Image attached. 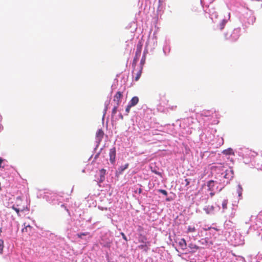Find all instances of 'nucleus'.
Returning <instances> with one entry per match:
<instances>
[{"label":"nucleus","instance_id":"obj_1","mask_svg":"<svg viewBox=\"0 0 262 262\" xmlns=\"http://www.w3.org/2000/svg\"><path fill=\"white\" fill-rule=\"evenodd\" d=\"M238 152L239 155L243 157L244 162L245 164H249L250 163L252 164L257 156V154L255 152L248 148L241 149Z\"/></svg>","mask_w":262,"mask_h":262},{"label":"nucleus","instance_id":"obj_2","mask_svg":"<svg viewBox=\"0 0 262 262\" xmlns=\"http://www.w3.org/2000/svg\"><path fill=\"white\" fill-rule=\"evenodd\" d=\"M25 202H24L18 196L16 199V201L15 204H13L12 206H10L9 207L12 208L13 210H14L18 215H19L20 211H25L26 210H28V209L26 205H25Z\"/></svg>","mask_w":262,"mask_h":262},{"label":"nucleus","instance_id":"obj_3","mask_svg":"<svg viewBox=\"0 0 262 262\" xmlns=\"http://www.w3.org/2000/svg\"><path fill=\"white\" fill-rule=\"evenodd\" d=\"M239 33L240 29H234L230 34H228V33H225V37L226 39H229L231 41H236L239 36Z\"/></svg>","mask_w":262,"mask_h":262},{"label":"nucleus","instance_id":"obj_4","mask_svg":"<svg viewBox=\"0 0 262 262\" xmlns=\"http://www.w3.org/2000/svg\"><path fill=\"white\" fill-rule=\"evenodd\" d=\"M157 45V37L156 33L154 32L153 36L149 37L146 43V46L150 48L151 50L154 49Z\"/></svg>","mask_w":262,"mask_h":262},{"label":"nucleus","instance_id":"obj_5","mask_svg":"<svg viewBox=\"0 0 262 262\" xmlns=\"http://www.w3.org/2000/svg\"><path fill=\"white\" fill-rule=\"evenodd\" d=\"M222 175L224 179H227L226 183H228L233 178V170L231 167H228L222 173Z\"/></svg>","mask_w":262,"mask_h":262},{"label":"nucleus","instance_id":"obj_6","mask_svg":"<svg viewBox=\"0 0 262 262\" xmlns=\"http://www.w3.org/2000/svg\"><path fill=\"white\" fill-rule=\"evenodd\" d=\"M252 165L257 169L262 170V156H257Z\"/></svg>","mask_w":262,"mask_h":262},{"label":"nucleus","instance_id":"obj_7","mask_svg":"<svg viewBox=\"0 0 262 262\" xmlns=\"http://www.w3.org/2000/svg\"><path fill=\"white\" fill-rule=\"evenodd\" d=\"M234 235H235V236H239V235L237 234L235 232L232 231V233L230 234V240L231 242H232L234 245H242L243 244V241L238 237H234Z\"/></svg>","mask_w":262,"mask_h":262},{"label":"nucleus","instance_id":"obj_8","mask_svg":"<svg viewBox=\"0 0 262 262\" xmlns=\"http://www.w3.org/2000/svg\"><path fill=\"white\" fill-rule=\"evenodd\" d=\"M203 210L208 215H213L215 213V207L212 205H206L203 207Z\"/></svg>","mask_w":262,"mask_h":262},{"label":"nucleus","instance_id":"obj_9","mask_svg":"<svg viewBox=\"0 0 262 262\" xmlns=\"http://www.w3.org/2000/svg\"><path fill=\"white\" fill-rule=\"evenodd\" d=\"M230 14L228 13V19L227 18H224L221 20V21L220 22V23L217 25L216 26V29H219L220 30H222L224 29L226 24L227 23L228 19H230Z\"/></svg>","mask_w":262,"mask_h":262},{"label":"nucleus","instance_id":"obj_10","mask_svg":"<svg viewBox=\"0 0 262 262\" xmlns=\"http://www.w3.org/2000/svg\"><path fill=\"white\" fill-rule=\"evenodd\" d=\"M110 161L112 164H114L116 159V148L113 147L110 149L109 152Z\"/></svg>","mask_w":262,"mask_h":262},{"label":"nucleus","instance_id":"obj_11","mask_svg":"<svg viewBox=\"0 0 262 262\" xmlns=\"http://www.w3.org/2000/svg\"><path fill=\"white\" fill-rule=\"evenodd\" d=\"M103 132L101 129H99L97 130L96 135V142L99 143L101 142L103 137Z\"/></svg>","mask_w":262,"mask_h":262},{"label":"nucleus","instance_id":"obj_12","mask_svg":"<svg viewBox=\"0 0 262 262\" xmlns=\"http://www.w3.org/2000/svg\"><path fill=\"white\" fill-rule=\"evenodd\" d=\"M122 95L120 92H118L116 95H115L113 99V101L114 102V105H119L120 103V99L122 97Z\"/></svg>","mask_w":262,"mask_h":262},{"label":"nucleus","instance_id":"obj_13","mask_svg":"<svg viewBox=\"0 0 262 262\" xmlns=\"http://www.w3.org/2000/svg\"><path fill=\"white\" fill-rule=\"evenodd\" d=\"M216 183L213 181H209L207 183V186L208 190L211 191H214L217 189V187L215 188V185Z\"/></svg>","mask_w":262,"mask_h":262},{"label":"nucleus","instance_id":"obj_14","mask_svg":"<svg viewBox=\"0 0 262 262\" xmlns=\"http://www.w3.org/2000/svg\"><path fill=\"white\" fill-rule=\"evenodd\" d=\"M178 245L179 247L182 250H185L186 248V241L184 238H181L180 239V241L178 242Z\"/></svg>","mask_w":262,"mask_h":262},{"label":"nucleus","instance_id":"obj_15","mask_svg":"<svg viewBox=\"0 0 262 262\" xmlns=\"http://www.w3.org/2000/svg\"><path fill=\"white\" fill-rule=\"evenodd\" d=\"M139 102V98L137 96H135L132 98V99L128 102V104L130 105L132 107H133L137 104Z\"/></svg>","mask_w":262,"mask_h":262},{"label":"nucleus","instance_id":"obj_16","mask_svg":"<svg viewBox=\"0 0 262 262\" xmlns=\"http://www.w3.org/2000/svg\"><path fill=\"white\" fill-rule=\"evenodd\" d=\"M163 53L165 55H168L170 51V48L169 45L167 43V42H165V44L164 45L163 48Z\"/></svg>","mask_w":262,"mask_h":262},{"label":"nucleus","instance_id":"obj_17","mask_svg":"<svg viewBox=\"0 0 262 262\" xmlns=\"http://www.w3.org/2000/svg\"><path fill=\"white\" fill-rule=\"evenodd\" d=\"M128 167V164L126 163L124 165L120 166L117 169V172L121 174L124 170H125L126 169H127Z\"/></svg>","mask_w":262,"mask_h":262},{"label":"nucleus","instance_id":"obj_18","mask_svg":"<svg viewBox=\"0 0 262 262\" xmlns=\"http://www.w3.org/2000/svg\"><path fill=\"white\" fill-rule=\"evenodd\" d=\"M106 170L104 169H102L100 170V180L99 182H102L105 179V174Z\"/></svg>","mask_w":262,"mask_h":262},{"label":"nucleus","instance_id":"obj_19","mask_svg":"<svg viewBox=\"0 0 262 262\" xmlns=\"http://www.w3.org/2000/svg\"><path fill=\"white\" fill-rule=\"evenodd\" d=\"M222 153L226 155H233L234 152L232 148H229L227 149L224 150L222 152Z\"/></svg>","mask_w":262,"mask_h":262},{"label":"nucleus","instance_id":"obj_20","mask_svg":"<svg viewBox=\"0 0 262 262\" xmlns=\"http://www.w3.org/2000/svg\"><path fill=\"white\" fill-rule=\"evenodd\" d=\"M215 13H217L214 9L213 8H209V13L210 15V18L214 21V14Z\"/></svg>","mask_w":262,"mask_h":262},{"label":"nucleus","instance_id":"obj_21","mask_svg":"<svg viewBox=\"0 0 262 262\" xmlns=\"http://www.w3.org/2000/svg\"><path fill=\"white\" fill-rule=\"evenodd\" d=\"M196 231V229L194 226H189L187 228V230L186 231L187 233L190 232H194Z\"/></svg>","mask_w":262,"mask_h":262},{"label":"nucleus","instance_id":"obj_22","mask_svg":"<svg viewBox=\"0 0 262 262\" xmlns=\"http://www.w3.org/2000/svg\"><path fill=\"white\" fill-rule=\"evenodd\" d=\"M87 235H90L89 232H83V233H79L77 234V236L79 238H82L83 236H87Z\"/></svg>","mask_w":262,"mask_h":262},{"label":"nucleus","instance_id":"obj_23","mask_svg":"<svg viewBox=\"0 0 262 262\" xmlns=\"http://www.w3.org/2000/svg\"><path fill=\"white\" fill-rule=\"evenodd\" d=\"M242 187L241 185L238 184L237 188V193H238V196H241L242 194Z\"/></svg>","mask_w":262,"mask_h":262},{"label":"nucleus","instance_id":"obj_24","mask_svg":"<svg viewBox=\"0 0 262 262\" xmlns=\"http://www.w3.org/2000/svg\"><path fill=\"white\" fill-rule=\"evenodd\" d=\"M138 248L140 249H143L145 252L147 251L148 248L147 247V246L146 244H142L138 246Z\"/></svg>","mask_w":262,"mask_h":262},{"label":"nucleus","instance_id":"obj_25","mask_svg":"<svg viewBox=\"0 0 262 262\" xmlns=\"http://www.w3.org/2000/svg\"><path fill=\"white\" fill-rule=\"evenodd\" d=\"M109 103H110V100L109 101H105V108H104V114H103V119H104V116L105 115V113H106V112L107 110V107H108V105H109Z\"/></svg>","mask_w":262,"mask_h":262},{"label":"nucleus","instance_id":"obj_26","mask_svg":"<svg viewBox=\"0 0 262 262\" xmlns=\"http://www.w3.org/2000/svg\"><path fill=\"white\" fill-rule=\"evenodd\" d=\"M227 202H228L227 200H224L223 201L222 204V208L223 209V211H224V210L227 209Z\"/></svg>","mask_w":262,"mask_h":262},{"label":"nucleus","instance_id":"obj_27","mask_svg":"<svg viewBox=\"0 0 262 262\" xmlns=\"http://www.w3.org/2000/svg\"><path fill=\"white\" fill-rule=\"evenodd\" d=\"M146 238L144 236H141L139 237V241L141 243L146 244Z\"/></svg>","mask_w":262,"mask_h":262},{"label":"nucleus","instance_id":"obj_28","mask_svg":"<svg viewBox=\"0 0 262 262\" xmlns=\"http://www.w3.org/2000/svg\"><path fill=\"white\" fill-rule=\"evenodd\" d=\"M118 106L119 105H114V107H113V109L112 110V115H115L116 114Z\"/></svg>","mask_w":262,"mask_h":262},{"label":"nucleus","instance_id":"obj_29","mask_svg":"<svg viewBox=\"0 0 262 262\" xmlns=\"http://www.w3.org/2000/svg\"><path fill=\"white\" fill-rule=\"evenodd\" d=\"M4 242L3 241L0 239V254L2 253L3 248H4Z\"/></svg>","mask_w":262,"mask_h":262},{"label":"nucleus","instance_id":"obj_30","mask_svg":"<svg viewBox=\"0 0 262 262\" xmlns=\"http://www.w3.org/2000/svg\"><path fill=\"white\" fill-rule=\"evenodd\" d=\"M159 191L165 196H166L167 195V192L165 190L159 189Z\"/></svg>","mask_w":262,"mask_h":262},{"label":"nucleus","instance_id":"obj_31","mask_svg":"<svg viewBox=\"0 0 262 262\" xmlns=\"http://www.w3.org/2000/svg\"><path fill=\"white\" fill-rule=\"evenodd\" d=\"M132 107L131 106H130V105H129L128 104L127 107H126L125 108V112L126 113H128L129 112V111H130V108Z\"/></svg>","mask_w":262,"mask_h":262},{"label":"nucleus","instance_id":"obj_32","mask_svg":"<svg viewBox=\"0 0 262 262\" xmlns=\"http://www.w3.org/2000/svg\"><path fill=\"white\" fill-rule=\"evenodd\" d=\"M141 76V72H139L137 74V76L135 78V80L136 81H137L138 80V79H139L140 77Z\"/></svg>","mask_w":262,"mask_h":262},{"label":"nucleus","instance_id":"obj_33","mask_svg":"<svg viewBox=\"0 0 262 262\" xmlns=\"http://www.w3.org/2000/svg\"><path fill=\"white\" fill-rule=\"evenodd\" d=\"M28 228L30 229L31 228V227L30 225H27V226H25V227L24 228H23L22 229V231L23 232H25V230L27 231Z\"/></svg>","mask_w":262,"mask_h":262},{"label":"nucleus","instance_id":"obj_34","mask_svg":"<svg viewBox=\"0 0 262 262\" xmlns=\"http://www.w3.org/2000/svg\"><path fill=\"white\" fill-rule=\"evenodd\" d=\"M121 235H122V238H123L125 241H127V238H126V236H125V235L123 232H121Z\"/></svg>","mask_w":262,"mask_h":262},{"label":"nucleus","instance_id":"obj_35","mask_svg":"<svg viewBox=\"0 0 262 262\" xmlns=\"http://www.w3.org/2000/svg\"><path fill=\"white\" fill-rule=\"evenodd\" d=\"M4 161L3 159L0 157V167H4V166L2 165V163Z\"/></svg>","mask_w":262,"mask_h":262},{"label":"nucleus","instance_id":"obj_36","mask_svg":"<svg viewBox=\"0 0 262 262\" xmlns=\"http://www.w3.org/2000/svg\"><path fill=\"white\" fill-rule=\"evenodd\" d=\"M217 17V13H215V14H214V22L215 23L216 21H215V19H216Z\"/></svg>","mask_w":262,"mask_h":262},{"label":"nucleus","instance_id":"obj_37","mask_svg":"<svg viewBox=\"0 0 262 262\" xmlns=\"http://www.w3.org/2000/svg\"><path fill=\"white\" fill-rule=\"evenodd\" d=\"M186 185L187 186L189 184V181L188 179H185Z\"/></svg>","mask_w":262,"mask_h":262},{"label":"nucleus","instance_id":"obj_38","mask_svg":"<svg viewBox=\"0 0 262 262\" xmlns=\"http://www.w3.org/2000/svg\"><path fill=\"white\" fill-rule=\"evenodd\" d=\"M216 192V190H215L214 191H211L210 193V195L211 196H212L214 195L215 193Z\"/></svg>","mask_w":262,"mask_h":262},{"label":"nucleus","instance_id":"obj_39","mask_svg":"<svg viewBox=\"0 0 262 262\" xmlns=\"http://www.w3.org/2000/svg\"><path fill=\"white\" fill-rule=\"evenodd\" d=\"M219 168H221V167H223L224 168H225V167L223 166L222 164H220V165L218 167Z\"/></svg>","mask_w":262,"mask_h":262},{"label":"nucleus","instance_id":"obj_40","mask_svg":"<svg viewBox=\"0 0 262 262\" xmlns=\"http://www.w3.org/2000/svg\"><path fill=\"white\" fill-rule=\"evenodd\" d=\"M176 107H177L176 106H172L171 107V110H174V109H175V108H176Z\"/></svg>","mask_w":262,"mask_h":262},{"label":"nucleus","instance_id":"obj_41","mask_svg":"<svg viewBox=\"0 0 262 262\" xmlns=\"http://www.w3.org/2000/svg\"><path fill=\"white\" fill-rule=\"evenodd\" d=\"M3 129V127L2 125H0V130H2Z\"/></svg>","mask_w":262,"mask_h":262},{"label":"nucleus","instance_id":"obj_42","mask_svg":"<svg viewBox=\"0 0 262 262\" xmlns=\"http://www.w3.org/2000/svg\"><path fill=\"white\" fill-rule=\"evenodd\" d=\"M155 173L157 174H159V173L157 172L156 170H155V171H153Z\"/></svg>","mask_w":262,"mask_h":262},{"label":"nucleus","instance_id":"obj_43","mask_svg":"<svg viewBox=\"0 0 262 262\" xmlns=\"http://www.w3.org/2000/svg\"><path fill=\"white\" fill-rule=\"evenodd\" d=\"M120 117H121V119H123V116H122V115H121L120 116Z\"/></svg>","mask_w":262,"mask_h":262},{"label":"nucleus","instance_id":"obj_44","mask_svg":"<svg viewBox=\"0 0 262 262\" xmlns=\"http://www.w3.org/2000/svg\"><path fill=\"white\" fill-rule=\"evenodd\" d=\"M141 191H142L141 189H139V192L140 193Z\"/></svg>","mask_w":262,"mask_h":262},{"label":"nucleus","instance_id":"obj_45","mask_svg":"<svg viewBox=\"0 0 262 262\" xmlns=\"http://www.w3.org/2000/svg\"><path fill=\"white\" fill-rule=\"evenodd\" d=\"M256 1H261L262 2V0H255Z\"/></svg>","mask_w":262,"mask_h":262}]
</instances>
